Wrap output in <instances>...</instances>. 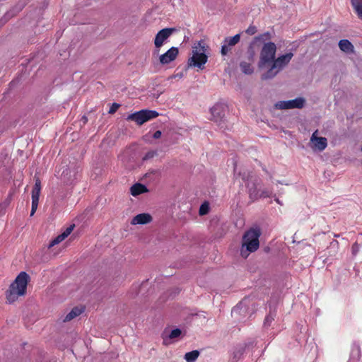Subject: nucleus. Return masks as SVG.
I'll list each match as a JSON object with an SVG mask.
<instances>
[{
    "label": "nucleus",
    "mask_w": 362,
    "mask_h": 362,
    "mask_svg": "<svg viewBox=\"0 0 362 362\" xmlns=\"http://www.w3.org/2000/svg\"><path fill=\"white\" fill-rule=\"evenodd\" d=\"M276 52V46L272 42L264 43L262 47L258 67L263 69L269 66L267 71L261 76L262 80L274 78L288 64L293 56V53L288 52L275 58Z\"/></svg>",
    "instance_id": "obj_1"
},
{
    "label": "nucleus",
    "mask_w": 362,
    "mask_h": 362,
    "mask_svg": "<svg viewBox=\"0 0 362 362\" xmlns=\"http://www.w3.org/2000/svg\"><path fill=\"white\" fill-rule=\"evenodd\" d=\"M29 281L30 276L25 272L19 273L6 291V298L8 303H13L19 297L25 295Z\"/></svg>",
    "instance_id": "obj_2"
},
{
    "label": "nucleus",
    "mask_w": 362,
    "mask_h": 362,
    "mask_svg": "<svg viewBox=\"0 0 362 362\" xmlns=\"http://www.w3.org/2000/svg\"><path fill=\"white\" fill-rule=\"evenodd\" d=\"M260 235L261 230L258 227L251 228L245 233L240 248V255L243 257H247L250 252H254L259 248Z\"/></svg>",
    "instance_id": "obj_3"
},
{
    "label": "nucleus",
    "mask_w": 362,
    "mask_h": 362,
    "mask_svg": "<svg viewBox=\"0 0 362 362\" xmlns=\"http://www.w3.org/2000/svg\"><path fill=\"white\" fill-rule=\"evenodd\" d=\"M206 47L204 41L200 40L192 47V56L188 59L189 66L198 67L203 69L206 63L208 57L206 54Z\"/></svg>",
    "instance_id": "obj_4"
},
{
    "label": "nucleus",
    "mask_w": 362,
    "mask_h": 362,
    "mask_svg": "<svg viewBox=\"0 0 362 362\" xmlns=\"http://www.w3.org/2000/svg\"><path fill=\"white\" fill-rule=\"evenodd\" d=\"M240 175L242 176L243 182L245 183L246 187L247 188L250 199L252 201L258 199L259 190L257 189V187L260 185V179L249 172L243 173V174Z\"/></svg>",
    "instance_id": "obj_5"
},
{
    "label": "nucleus",
    "mask_w": 362,
    "mask_h": 362,
    "mask_svg": "<svg viewBox=\"0 0 362 362\" xmlns=\"http://www.w3.org/2000/svg\"><path fill=\"white\" fill-rule=\"evenodd\" d=\"M158 115V112L156 110H141L129 115L127 120L134 121L138 125H142L145 122L157 117Z\"/></svg>",
    "instance_id": "obj_6"
},
{
    "label": "nucleus",
    "mask_w": 362,
    "mask_h": 362,
    "mask_svg": "<svg viewBox=\"0 0 362 362\" xmlns=\"http://www.w3.org/2000/svg\"><path fill=\"white\" fill-rule=\"evenodd\" d=\"M305 104V100L299 97L293 100L279 101L275 104V107L279 110L301 109Z\"/></svg>",
    "instance_id": "obj_7"
},
{
    "label": "nucleus",
    "mask_w": 362,
    "mask_h": 362,
    "mask_svg": "<svg viewBox=\"0 0 362 362\" xmlns=\"http://www.w3.org/2000/svg\"><path fill=\"white\" fill-rule=\"evenodd\" d=\"M227 106L224 103H218L211 108V119L219 125L224 122Z\"/></svg>",
    "instance_id": "obj_8"
},
{
    "label": "nucleus",
    "mask_w": 362,
    "mask_h": 362,
    "mask_svg": "<svg viewBox=\"0 0 362 362\" xmlns=\"http://www.w3.org/2000/svg\"><path fill=\"white\" fill-rule=\"evenodd\" d=\"M318 130H315L311 135L310 144L315 151H323L327 146V139L325 137L318 136Z\"/></svg>",
    "instance_id": "obj_9"
},
{
    "label": "nucleus",
    "mask_w": 362,
    "mask_h": 362,
    "mask_svg": "<svg viewBox=\"0 0 362 362\" xmlns=\"http://www.w3.org/2000/svg\"><path fill=\"white\" fill-rule=\"evenodd\" d=\"M35 185L32 190V207L30 216H33L35 213L39 203V198L41 191V182L38 177H35Z\"/></svg>",
    "instance_id": "obj_10"
},
{
    "label": "nucleus",
    "mask_w": 362,
    "mask_h": 362,
    "mask_svg": "<svg viewBox=\"0 0 362 362\" xmlns=\"http://www.w3.org/2000/svg\"><path fill=\"white\" fill-rule=\"evenodd\" d=\"M175 28H166L160 30L156 35L154 40V45L157 49H159L173 33Z\"/></svg>",
    "instance_id": "obj_11"
},
{
    "label": "nucleus",
    "mask_w": 362,
    "mask_h": 362,
    "mask_svg": "<svg viewBox=\"0 0 362 362\" xmlns=\"http://www.w3.org/2000/svg\"><path fill=\"white\" fill-rule=\"evenodd\" d=\"M240 39V35L236 34L233 37H226L221 46V53L223 56L228 54L231 47L235 46Z\"/></svg>",
    "instance_id": "obj_12"
},
{
    "label": "nucleus",
    "mask_w": 362,
    "mask_h": 362,
    "mask_svg": "<svg viewBox=\"0 0 362 362\" xmlns=\"http://www.w3.org/2000/svg\"><path fill=\"white\" fill-rule=\"evenodd\" d=\"M178 53V48L172 47L166 52L160 56L159 61L162 64H168L176 59Z\"/></svg>",
    "instance_id": "obj_13"
},
{
    "label": "nucleus",
    "mask_w": 362,
    "mask_h": 362,
    "mask_svg": "<svg viewBox=\"0 0 362 362\" xmlns=\"http://www.w3.org/2000/svg\"><path fill=\"white\" fill-rule=\"evenodd\" d=\"M152 221V217L149 214H139L135 216L131 221L132 225H143L150 223Z\"/></svg>",
    "instance_id": "obj_14"
},
{
    "label": "nucleus",
    "mask_w": 362,
    "mask_h": 362,
    "mask_svg": "<svg viewBox=\"0 0 362 362\" xmlns=\"http://www.w3.org/2000/svg\"><path fill=\"white\" fill-rule=\"evenodd\" d=\"M341 51L346 54H352L354 52V47L352 43L346 39L339 40L338 43Z\"/></svg>",
    "instance_id": "obj_15"
},
{
    "label": "nucleus",
    "mask_w": 362,
    "mask_h": 362,
    "mask_svg": "<svg viewBox=\"0 0 362 362\" xmlns=\"http://www.w3.org/2000/svg\"><path fill=\"white\" fill-rule=\"evenodd\" d=\"M248 301V298H245L238 304H237L231 311L232 315L236 316L238 315H242L243 313H245L247 310Z\"/></svg>",
    "instance_id": "obj_16"
},
{
    "label": "nucleus",
    "mask_w": 362,
    "mask_h": 362,
    "mask_svg": "<svg viewBox=\"0 0 362 362\" xmlns=\"http://www.w3.org/2000/svg\"><path fill=\"white\" fill-rule=\"evenodd\" d=\"M361 351L360 346L357 344H354L351 347L350 358L348 362H358L361 358Z\"/></svg>",
    "instance_id": "obj_17"
},
{
    "label": "nucleus",
    "mask_w": 362,
    "mask_h": 362,
    "mask_svg": "<svg viewBox=\"0 0 362 362\" xmlns=\"http://www.w3.org/2000/svg\"><path fill=\"white\" fill-rule=\"evenodd\" d=\"M84 311V309L83 308H78L75 307L63 319V322H69L71 320L74 319L75 317L80 315Z\"/></svg>",
    "instance_id": "obj_18"
},
{
    "label": "nucleus",
    "mask_w": 362,
    "mask_h": 362,
    "mask_svg": "<svg viewBox=\"0 0 362 362\" xmlns=\"http://www.w3.org/2000/svg\"><path fill=\"white\" fill-rule=\"evenodd\" d=\"M148 191L147 187L140 183H136L130 189L131 194L134 197L139 195Z\"/></svg>",
    "instance_id": "obj_19"
},
{
    "label": "nucleus",
    "mask_w": 362,
    "mask_h": 362,
    "mask_svg": "<svg viewBox=\"0 0 362 362\" xmlns=\"http://www.w3.org/2000/svg\"><path fill=\"white\" fill-rule=\"evenodd\" d=\"M181 334V330L178 328L173 329L168 336H163V343L165 345L170 344V340L177 338Z\"/></svg>",
    "instance_id": "obj_20"
},
{
    "label": "nucleus",
    "mask_w": 362,
    "mask_h": 362,
    "mask_svg": "<svg viewBox=\"0 0 362 362\" xmlns=\"http://www.w3.org/2000/svg\"><path fill=\"white\" fill-rule=\"evenodd\" d=\"M240 67L243 73H244L245 74L250 75L254 72V68L252 66V63H250L249 62L243 60L240 64Z\"/></svg>",
    "instance_id": "obj_21"
},
{
    "label": "nucleus",
    "mask_w": 362,
    "mask_h": 362,
    "mask_svg": "<svg viewBox=\"0 0 362 362\" xmlns=\"http://www.w3.org/2000/svg\"><path fill=\"white\" fill-rule=\"evenodd\" d=\"M200 353L198 350H194L185 354L184 358L187 362H195L198 358Z\"/></svg>",
    "instance_id": "obj_22"
},
{
    "label": "nucleus",
    "mask_w": 362,
    "mask_h": 362,
    "mask_svg": "<svg viewBox=\"0 0 362 362\" xmlns=\"http://www.w3.org/2000/svg\"><path fill=\"white\" fill-rule=\"evenodd\" d=\"M351 4L358 16L362 19V0H351Z\"/></svg>",
    "instance_id": "obj_23"
},
{
    "label": "nucleus",
    "mask_w": 362,
    "mask_h": 362,
    "mask_svg": "<svg viewBox=\"0 0 362 362\" xmlns=\"http://www.w3.org/2000/svg\"><path fill=\"white\" fill-rule=\"evenodd\" d=\"M255 51H254L253 48L250 47L247 49L245 61L253 64L255 62Z\"/></svg>",
    "instance_id": "obj_24"
},
{
    "label": "nucleus",
    "mask_w": 362,
    "mask_h": 362,
    "mask_svg": "<svg viewBox=\"0 0 362 362\" xmlns=\"http://www.w3.org/2000/svg\"><path fill=\"white\" fill-rule=\"evenodd\" d=\"M275 315L273 313H269L267 315L264 321V327H268L271 325L272 322L274 320Z\"/></svg>",
    "instance_id": "obj_25"
},
{
    "label": "nucleus",
    "mask_w": 362,
    "mask_h": 362,
    "mask_svg": "<svg viewBox=\"0 0 362 362\" xmlns=\"http://www.w3.org/2000/svg\"><path fill=\"white\" fill-rule=\"evenodd\" d=\"M272 196V191L268 189H264L260 192H259V198H267Z\"/></svg>",
    "instance_id": "obj_26"
},
{
    "label": "nucleus",
    "mask_w": 362,
    "mask_h": 362,
    "mask_svg": "<svg viewBox=\"0 0 362 362\" xmlns=\"http://www.w3.org/2000/svg\"><path fill=\"white\" fill-rule=\"evenodd\" d=\"M64 240V238L62 237V235L61 234L59 235L58 236H57L54 239H53L50 242V243L49 244V247H52L59 244Z\"/></svg>",
    "instance_id": "obj_27"
},
{
    "label": "nucleus",
    "mask_w": 362,
    "mask_h": 362,
    "mask_svg": "<svg viewBox=\"0 0 362 362\" xmlns=\"http://www.w3.org/2000/svg\"><path fill=\"white\" fill-rule=\"evenodd\" d=\"M209 204L207 203H204L200 206L199 208V214L200 215H205L209 212Z\"/></svg>",
    "instance_id": "obj_28"
},
{
    "label": "nucleus",
    "mask_w": 362,
    "mask_h": 362,
    "mask_svg": "<svg viewBox=\"0 0 362 362\" xmlns=\"http://www.w3.org/2000/svg\"><path fill=\"white\" fill-rule=\"evenodd\" d=\"M74 225H71L68 228H66V230L61 234L62 237L64 238V239L67 238L74 230Z\"/></svg>",
    "instance_id": "obj_29"
},
{
    "label": "nucleus",
    "mask_w": 362,
    "mask_h": 362,
    "mask_svg": "<svg viewBox=\"0 0 362 362\" xmlns=\"http://www.w3.org/2000/svg\"><path fill=\"white\" fill-rule=\"evenodd\" d=\"M156 155V151H150L145 154V156L143 158V160H146L151 159V158H153Z\"/></svg>",
    "instance_id": "obj_30"
},
{
    "label": "nucleus",
    "mask_w": 362,
    "mask_h": 362,
    "mask_svg": "<svg viewBox=\"0 0 362 362\" xmlns=\"http://www.w3.org/2000/svg\"><path fill=\"white\" fill-rule=\"evenodd\" d=\"M329 248L334 250V254L337 252L339 248V243L338 241L334 240L330 243Z\"/></svg>",
    "instance_id": "obj_31"
},
{
    "label": "nucleus",
    "mask_w": 362,
    "mask_h": 362,
    "mask_svg": "<svg viewBox=\"0 0 362 362\" xmlns=\"http://www.w3.org/2000/svg\"><path fill=\"white\" fill-rule=\"evenodd\" d=\"M120 105L118 104V103H114L112 104L108 112L110 114H113L115 113L117 110L118 108L119 107Z\"/></svg>",
    "instance_id": "obj_32"
},
{
    "label": "nucleus",
    "mask_w": 362,
    "mask_h": 362,
    "mask_svg": "<svg viewBox=\"0 0 362 362\" xmlns=\"http://www.w3.org/2000/svg\"><path fill=\"white\" fill-rule=\"evenodd\" d=\"M359 251V245L356 243H354L351 247V252L353 255H356Z\"/></svg>",
    "instance_id": "obj_33"
},
{
    "label": "nucleus",
    "mask_w": 362,
    "mask_h": 362,
    "mask_svg": "<svg viewBox=\"0 0 362 362\" xmlns=\"http://www.w3.org/2000/svg\"><path fill=\"white\" fill-rule=\"evenodd\" d=\"M257 32V28L254 25H250L247 30L246 33L249 35H254Z\"/></svg>",
    "instance_id": "obj_34"
},
{
    "label": "nucleus",
    "mask_w": 362,
    "mask_h": 362,
    "mask_svg": "<svg viewBox=\"0 0 362 362\" xmlns=\"http://www.w3.org/2000/svg\"><path fill=\"white\" fill-rule=\"evenodd\" d=\"M162 132L160 130H157L154 132L153 137L156 139H159L161 136Z\"/></svg>",
    "instance_id": "obj_35"
},
{
    "label": "nucleus",
    "mask_w": 362,
    "mask_h": 362,
    "mask_svg": "<svg viewBox=\"0 0 362 362\" xmlns=\"http://www.w3.org/2000/svg\"><path fill=\"white\" fill-rule=\"evenodd\" d=\"M262 37H266V38H268L269 37V33H264V35H262L261 36L257 37L256 39H260V38H262Z\"/></svg>",
    "instance_id": "obj_36"
},
{
    "label": "nucleus",
    "mask_w": 362,
    "mask_h": 362,
    "mask_svg": "<svg viewBox=\"0 0 362 362\" xmlns=\"http://www.w3.org/2000/svg\"><path fill=\"white\" fill-rule=\"evenodd\" d=\"M274 200H275V202H276L277 204H280V205H283V203L279 200V198L275 197Z\"/></svg>",
    "instance_id": "obj_37"
},
{
    "label": "nucleus",
    "mask_w": 362,
    "mask_h": 362,
    "mask_svg": "<svg viewBox=\"0 0 362 362\" xmlns=\"http://www.w3.org/2000/svg\"><path fill=\"white\" fill-rule=\"evenodd\" d=\"M234 171L235 172L236 171V167L235 166L234 167Z\"/></svg>",
    "instance_id": "obj_38"
}]
</instances>
